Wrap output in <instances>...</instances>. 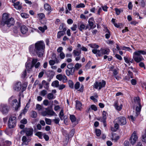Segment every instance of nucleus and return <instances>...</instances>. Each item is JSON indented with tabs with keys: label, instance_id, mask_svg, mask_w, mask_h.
I'll list each match as a JSON object with an SVG mask.
<instances>
[{
	"label": "nucleus",
	"instance_id": "1",
	"mask_svg": "<svg viewBox=\"0 0 146 146\" xmlns=\"http://www.w3.org/2000/svg\"><path fill=\"white\" fill-rule=\"evenodd\" d=\"M29 50L31 54L37 55L38 57H42L44 53L45 45L43 41H37L29 47Z\"/></svg>",
	"mask_w": 146,
	"mask_h": 146
},
{
	"label": "nucleus",
	"instance_id": "2",
	"mask_svg": "<svg viewBox=\"0 0 146 146\" xmlns=\"http://www.w3.org/2000/svg\"><path fill=\"white\" fill-rule=\"evenodd\" d=\"M14 23V19L12 17H11L8 19L5 20L4 21H2L1 23H0V27L3 29L4 28L5 25H6L9 28L12 26L13 25Z\"/></svg>",
	"mask_w": 146,
	"mask_h": 146
},
{
	"label": "nucleus",
	"instance_id": "3",
	"mask_svg": "<svg viewBox=\"0 0 146 146\" xmlns=\"http://www.w3.org/2000/svg\"><path fill=\"white\" fill-rule=\"evenodd\" d=\"M27 86H22L21 82H18L15 84L13 89L15 91L19 92L21 90V92L19 93V96H20L21 93H22L26 89Z\"/></svg>",
	"mask_w": 146,
	"mask_h": 146
},
{
	"label": "nucleus",
	"instance_id": "4",
	"mask_svg": "<svg viewBox=\"0 0 146 146\" xmlns=\"http://www.w3.org/2000/svg\"><path fill=\"white\" fill-rule=\"evenodd\" d=\"M92 51L94 54H96V56H100L104 54H108L109 50V49H105L102 48H101L100 50L95 49H93Z\"/></svg>",
	"mask_w": 146,
	"mask_h": 146
},
{
	"label": "nucleus",
	"instance_id": "5",
	"mask_svg": "<svg viewBox=\"0 0 146 146\" xmlns=\"http://www.w3.org/2000/svg\"><path fill=\"white\" fill-rule=\"evenodd\" d=\"M17 118L15 116H11L8 121V126L9 128H13L16 125Z\"/></svg>",
	"mask_w": 146,
	"mask_h": 146
},
{
	"label": "nucleus",
	"instance_id": "6",
	"mask_svg": "<svg viewBox=\"0 0 146 146\" xmlns=\"http://www.w3.org/2000/svg\"><path fill=\"white\" fill-rule=\"evenodd\" d=\"M41 114L43 116L47 115H49L50 116L53 115L55 116H57L56 114L52 110H50L48 108H46L45 110L42 111L41 112Z\"/></svg>",
	"mask_w": 146,
	"mask_h": 146
},
{
	"label": "nucleus",
	"instance_id": "7",
	"mask_svg": "<svg viewBox=\"0 0 146 146\" xmlns=\"http://www.w3.org/2000/svg\"><path fill=\"white\" fill-rule=\"evenodd\" d=\"M106 84V82L104 80H102V82L96 81L94 83V87L96 89H98L99 87V90H100L105 87Z\"/></svg>",
	"mask_w": 146,
	"mask_h": 146
},
{
	"label": "nucleus",
	"instance_id": "8",
	"mask_svg": "<svg viewBox=\"0 0 146 146\" xmlns=\"http://www.w3.org/2000/svg\"><path fill=\"white\" fill-rule=\"evenodd\" d=\"M9 108L6 104H1L0 106V111L4 114L8 113L9 111Z\"/></svg>",
	"mask_w": 146,
	"mask_h": 146
},
{
	"label": "nucleus",
	"instance_id": "9",
	"mask_svg": "<svg viewBox=\"0 0 146 146\" xmlns=\"http://www.w3.org/2000/svg\"><path fill=\"white\" fill-rule=\"evenodd\" d=\"M115 120L117 121L116 122L121 125H125L127 123L125 118L123 116L119 117L117 118Z\"/></svg>",
	"mask_w": 146,
	"mask_h": 146
},
{
	"label": "nucleus",
	"instance_id": "10",
	"mask_svg": "<svg viewBox=\"0 0 146 146\" xmlns=\"http://www.w3.org/2000/svg\"><path fill=\"white\" fill-rule=\"evenodd\" d=\"M137 135L136 132L134 131L132 134L129 140L130 142L133 145H134L137 140Z\"/></svg>",
	"mask_w": 146,
	"mask_h": 146
},
{
	"label": "nucleus",
	"instance_id": "11",
	"mask_svg": "<svg viewBox=\"0 0 146 146\" xmlns=\"http://www.w3.org/2000/svg\"><path fill=\"white\" fill-rule=\"evenodd\" d=\"M133 58L137 62H140L144 60L143 58L141 55L137 54L135 52L133 54Z\"/></svg>",
	"mask_w": 146,
	"mask_h": 146
},
{
	"label": "nucleus",
	"instance_id": "12",
	"mask_svg": "<svg viewBox=\"0 0 146 146\" xmlns=\"http://www.w3.org/2000/svg\"><path fill=\"white\" fill-rule=\"evenodd\" d=\"M38 59L33 58L31 62L32 67H35L36 68H38L40 65V63L39 62H37Z\"/></svg>",
	"mask_w": 146,
	"mask_h": 146
},
{
	"label": "nucleus",
	"instance_id": "13",
	"mask_svg": "<svg viewBox=\"0 0 146 146\" xmlns=\"http://www.w3.org/2000/svg\"><path fill=\"white\" fill-rule=\"evenodd\" d=\"M94 21L93 17H91L88 20V23L90 27V29H94L96 27V25L94 24Z\"/></svg>",
	"mask_w": 146,
	"mask_h": 146
},
{
	"label": "nucleus",
	"instance_id": "14",
	"mask_svg": "<svg viewBox=\"0 0 146 146\" xmlns=\"http://www.w3.org/2000/svg\"><path fill=\"white\" fill-rule=\"evenodd\" d=\"M66 69L65 72L66 75L68 76H69L70 75H73L74 74L75 70L74 68H72L71 69Z\"/></svg>",
	"mask_w": 146,
	"mask_h": 146
},
{
	"label": "nucleus",
	"instance_id": "15",
	"mask_svg": "<svg viewBox=\"0 0 146 146\" xmlns=\"http://www.w3.org/2000/svg\"><path fill=\"white\" fill-rule=\"evenodd\" d=\"M33 128L27 129L25 131L26 135L27 136H32L33 135Z\"/></svg>",
	"mask_w": 146,
	"mask_h": 146
},
{
	"label": "nucleus",
	"instance_id": "16",
	"mask_svg": "<svg viewBox=\"0 0 146 146\" xmlns=\"http://www.w3.org/2000/svg\"><path fill=\"white\" fill-rule=\"evenodd\" d=\"M20 30L21 33L23 34H26L28 31L27 28L25 25L21 26Z\"/></svg>",
	"mask_w": 146,
	"mask_h": 146
},
{
	"label": "nucleus",
	"instance_id": "17",
	"mask_svg": "<svg viewBox=\"0 0 146 146\" xmlns=\"http://www.w3.org/2000/svg\"><path fill=\"white\" fill-rule=\"evenodd\" d=\"M30 140V139H27L26 136H23L22 138V144L27 145L28 144V142Z\"/></svg>",
	"mask_w": 146,
	"mask_h": 146
},
{
	"label": "nucleus",
	"instance_id": "18",
	"mask_svg": "<svg viewBox=\"0 0 146 146\" xmlns=\"http://www.w3.org/2000/svg\"><path fill=\"white\" fill-rule=\"evenodd\" d=\"M118 102L117 101H116L114 104V106L117 110L120 111L122 109V107L123 106L122 104H121L120 106H118Z\"/></svg>",
	"mask_w": 146,
	"mask_h": 146
},
{
	"label": "nucleus",
	"instance_id": "19",
	"mask_svg": "<svg viewBox=\"0 0 146 146\" xmlns=\"http://www.w3.org/2000/svg\"><path fill=\"white\" fill-rule=\"evenodd\" d=\"M104 31L106 33V34L105 35L106 38L107 39L109 38L110 37L111 35L110 31L106 27H105V29L104 30Z\"/></svg>",
	"mask_w": 146,
	"mask_h": 146
},
{
	"label": "nucleus",
	"instance_id": "20",
	"mask_svg": "<svg viewBox=\"0 0 146 146\" xmlns=\"http://www.w3.org/2000/svg\"><path fill=\"white\" fill-rule=\"evenodd\" d=\"M82 104L79 101L77 100L76 101V107L77 110H81L82 109Z\"/></svg>",
	"mask_w": 146,
	"mask_h": 146
},
{
	"label": "nucleus",
	"instance_id": "21",
	"mask_svg": "<svg viewBox=\"0 0 146 146\" xmlns=\"http://www.w3.org/2000/svg\"><path fill=\"white\" fill-rule=\"evenodd\" d=\"M44 9L48 11V13H50L51 11V7L48 4L45 3L44 5Z\"/></svg>",
	"mask_w": 146,
	"mask_h": 146
},
{
	"label": "nucleus",
	"instance_id": "22",
	"mask_svg": "<svg viewBox=\"0 0 146 146\" xmlns=\"http://www.w3.org/2000/svg\"><path fill=\"white\" fill-rule=\"evenodd\" d=\"M138 104V106H137L136 108V113L138 115L139 114V113L141 110V106L140 102V101L138 100L137 101Z\"/></svg>",
	"mask_w": 146,
	"mask_h": 146
},
{
	"label": "nucleus",
	"instance_id": "23",
	"mask_svg": "<svg viewBox=\"0 0 146 146\" xmlns=\"http://www.w3.org/2000/svg\"><path fill=\"white\" fill-rule=\"evenodd\" d=\"M32 65L30 63H26L25 64V66L26 68L29 72L34 67H32Z\"/></svg>",
	"mask_w": 146,
	"mask_h": 146
},
{
	"label": "nucleus",
	"instance_id": "24",
	"mask_svg": "<svg viewBox=\"0 0 146 146\" xmlns=\"http://www.w3.org/2000/svg\"><path fill=\"white\" fill-rule=\"evenodd\" d=\"M78 27L79 29L81 31H83V30L85 29V26L83 23H78Z\"/></svg>",
	"mask_w": 146,
	"mask_h": 146
},
{
	"label": "nucleus",
	"instance_id": "25",
	"mask_svg": "<svg viewBox=\"0 0 146 146\" xmlns=\"http://www.w3.org/2000/svg\"><path fill=\"white\" fill-rule=\"evenodd\" d=\"M107 113L105 111H103L102 113V118H100L98 119V120H103V121L105 122V120L106 119L107 117H106V114Z\"/></svg>",
	"mask_w": 146,
	"mask_h": 146
},
{
	"label": "nucleus",
	"instance_id": "26",
	"mask_svg": "<svg viewBox=\"0 0 146 146\" xmlns=\"http://www.w3.org/2000/svg\"><path fill=\"white\" fill-rule=\"evenodd\" d=\"M20 2L19 1L14 3L13 5L14 7L17 9H21L22 7L19 5Z\"/></svg>",
	"mask_w": 146,
	"mask_h": 146
},
{
	"label": "nucleus",
	"instance_id": "27",
	"mask_svg": "<svg viewBox=\"0 0 146 146\" xmlns=\"http://www.w3.org/2000/svg\"><path fill=\"white\" fill-rule=\"evenodd\" d=\"M77 50L78 49L76 50H74L73 51V53L74 56H79L81 53V50Z\"/></svg>",
	"mask_w": 146,
	"mask_h": 146
},
{
	"label": "nucleus",
	"instance_id": "28",
	"mask_svg": "<svg viewBox=\"0 0 146 146\" xmlns=\"http://www.w3.org/2000/svg\"><path fill=\"white\" fill-rule=\"evenodd\" d=\"M65 34V32L64 31H59L57 34V37L58 38H60L61 36L64 35Z\"/></svg>",
	"mask_w": 146,
	"mask_h": 146
},
{
	"label": "nucleus",
	"instance_id": "29",
	"mask_svg": "<svg viewBox=\"0 0 146 146\" xmlns=\"http://www.w3.org/2000/svg\"><path fill=\"white\" fill-rule=\"evenodd\" d=\"M38 29L42 33H43L44 32L45 30L47 29V27L46 25H44L43 27H38Z\"/></svg>",
	"mask_w": 146,
	"mask_h": 146
},
{
	"label": "nucleus",
	"instance_id": "30",
	"mask_svg": "<svg viewBox=\"0 0 146 146\" xmlns=\"http://www.w3.org/2000/svg\"><path fill=\"white\" fill-rule=\"evenodd\" d=\"M59 85V82L57 80L53 81L52 84V86L55 87H58Z\"/></svg>",
	"mask_w": 146,
	"mask_h": 146
},
{
	"label": "nucleus",
	"instance_id": "31",
	"mask_svg": "<svg viewBox=\"0 0 146 146\" xmlns=\"http://www.w3.org/2000/svg\"><path fill=\"white\" fill-rule=\"evenodd\" d=\"M47 98L49 100H51L55 98L53 94L52 93H48L47 95Z\"/></svg>",
	"mask_w": 146,
	"mask_h": 146
},
{
	"label": "nucleus",
	"instance_id": "32",
	"mask_svg": "<svg viewBox=\"0 0 146 146\" xmlns=\"http://www.w3.org/2000/svg\"><path fill=\"white\" fill-rule=\"evenodd\" d=\"M135 53L137 55H140L143 54V55H145L146 54V52L142 50H138L135 52Z\"/></svg>",
	"mask_w": 146,
	"mask_h": 146
},
{
	"label": "nucleus",
	"instance_id": "33",
	"mask_svg": "<svg viewBox=\"0 0 146 146\" xmlns=\"http://www.w3.org/2000/svg\"><path fill=\"white\" fill-rule=\"evenodd\" d=\"M70 118L72 122L73 123L75 122L76 119L75 116L74 115H70Z\"/></svg>",
	"mask_w": 146,
	"mask_h": 146
},
{
	"label": "nucleus",
	"instance_id": "34",
	"mask_svg": "<svg viewBox=\"0 0 146 146\" xmlns=\"http://www.w3.org/2000/svg\"><path fill=\"white\" fill-rule=\"evenodd\" d=\"M35 135L37 136L40 139H42L43 135L42 132H38L35 133Z\"/></svg>",
	"mask_w": 146,
	"mask_h": 146
},
{
	"label": "nucleus",
	"instance_id": "35",
	"mask_svg": "<svg viewBox=\"0 0 146 146\" xmlns=\"http://www.w3.org/2000/svg\"><path fill=\"white\" fill-rule=\"evenodd\" d=\"M42 84L43 85H45L46 87L44 86V88L46 89H48L49 85L48 83L46 81L43 80L42 82Z\"/></svg>",
	"mask_w": 146,
	"mask_h": 146
},
{
	"label": "nucleus",
	"instance_id": "36",
	"mask_svg": "<svg viewBox=\"0 0 146 146\" xmlns=\"http://www.w3.org/2000/svg\"><path fill=\"white\" fill-rule=\"evenodd\" d=\"M8 17V14L6 13H4L3 14V21H4L5 20H6L7 19H9Z\"/></svg>",
	"mask_w": 146,
	"mask_h": 146
},
{
	"label": "nucleus",
	"instance_id": "37",
	"mask_svg": "<svg viewBox=\"0 0 146 146\" xmlns=\"http://www.w3.org/2000/svg\"><path fill=\"white\" fill-rule=\"evenodd\" d=\"M82 66V65L79 63H76L74 66V70H78Z\"/></svg>",
	"mask_w": 146,
	"mask_h": 146
},
{
	"label": "nucleus",
	"instance_id": "38",
	"mask_svg": "<svg viewBox=\"0 0 146 146\" xmlns=\"http://www.w3.org/2000/svg\"><path fill=\"white\" fill-rule=\"evenodd\" d=\"M64 115V114L63 113V111L62 110H61L59 113V117H60V119L61 120H62L63 119V116Z\"/></svg>",
	"mask_w": 146,
	"mask_h": 146
},
{
	"label": "nucleus",
	"instance_id": "39",
	"mask_svg": "<svg viewBox=\"0 0 146 146\" xmlns=\"http://www.w3.org/2000/svg\"><path fill=\"white\" fill-rule=\"evenodd\" d=\"M47 92L45 90L41 91L40 93V95L42 96H44L47 94Z\"/></svg>",
	"mask_w": 146,
	"mask_h": 146
},
{
	"label": "nucleus",
	"instance_id": "40",
	"mask_svg": "<svg viewBox=\"0 0 146 146\" xmlns=\"http://www.w3.org/2000/svg\"><path fill=\"white\" fill-rule=\"evenodd\" d=\"M39 20H41L45 17V15L43 13H40L38 14Z\"/></svg>",
	"mask_w": 146,
	"mask_h": 146
},
{
	"label": "nucleus",
	"instance_id": "41",
	"mask_svg": "<svg viewBox=\"0 0 146 146\" xmlns=\"http://www.w3.org/2000/svg\"><path fill=\"white\" fill-rule=\"evenodd\" d=\"M68 84L70 88L72 89L74 88V83L71 80H69L68 81Z\"/></svg>",
	"mask_w": 146,
	"mask_h": 146
},
{
	"label": "nucleus",
	"instance_id": "42",
	"mask_svg": "<svg viewBox=\"0 0 146 146\" xmlns=\"http://www.w3.org/2000/svg\"><path fill=\"white\" fill-rule=\"evenodd\" d=\"M63 76V75L61 74H59L56 76V78L59 80L62 81Z\"/></svg>",
	"mask_w": 146,
	"mask_h": 146
},
{
	"label": "nucleus",
	"instance_id": "43",
	"mask_svg": "<svg viewBox=\"0 0 146 146\" xmlns=\"http://www.w3.org/2000/svg\"><path fill=\"white\" fill-rule=\"evenodd\" d=\"M45 120L46 124L48 125H50L51 124V119L45 118Z\"/></svg>",
	"mask_w": 146,
	"mask_h": 146
},
{
	"label": "nucleus",
	"instance_id": "44",
	"mask_svg": "<svg viewBox=\"0 0 146 146\" xmlns=\"http://www.w3.org/2000/svg\"><path fill=\"white\" fill-rule=\"evenodd\" d=\"M52 56L53 58V59L54 58V60H56V63H58L59 61V60L56 57V55L55 53H53L52 55Z\"/></svg>",
	"mask_w": 146,
	"mask_h": 146
},
{
	"label": "nucleus",
	"instance_id": "45",
	"mask_svg": "<svg viewBox=\"0 0 146 146\" xmlns=\"http://www.w3.org/2000/svg\"><path fill=\"white\" fill-rule=\"evenodd\" d=\"M121 49L123 50H127L132 52L131 49L129 47H126L125 46H123L122 47H121Z\"/></svg>",
	"mask_w": 146,
	"mask_h": 146
},
{
	"label": "nucleus",
	"instance_id": "46",
	"mask_svg": "<svg viewBox=\"0 0 146 146\" xmlns=\"http://www.w3.org/2000/svg\"><path fill=\"white\" fill-rule=\"evenodd\" d=\"M62 81L63 83H66L67 82V77L65 75H63V76L62 77Z\"/></svg>",
	"mask_w": 146,
	"mask_h": 146
},
{
	"label": "nucleus",
	"instance_id": "47",
	"mask_svg": "<svg viewBox=\"0 0 146 146\" xmlns=\"http://www.w3.org/2000/svg\"><path fill=\"white\" fill-rule=\"evenodd\" d=\"M49 63L50 65L52 66L56 63V60H50L49 61Z\"/></svg>",
	"mask_w": 146,
	"mask_h": 146
},
{
	"label": "nucleus",
	"instance_id": "48",
	"mask_svg": "<svg viewBox=\"0 0 146 146\" xmlns=\"http://www.w3.org/2000/svg\"><path fill=\"white\" fill-rule=\"evenodd\" d=\"M85 7V5L84 3H81L77 5L76 6V8H84Z\"/></svg>",
	"mask_w": 146,
	"mask_h": 146
},
{
	"label": "nucleus",
	"instance_id": "49",
	"mask_svg": "<svg viewBox=\"0 0 146 146\" xmlns=\"http://www.w3.org/2000/svg\"><path fill=\"white\" fill-rule=\"evenodd\" d=\"M142 141L145 142H146V130H145V133L142 136Z\"/></svg>",
	"mask_w": 146,
	"mask_h": 146
},
{
	"label": "nucleus",
	"instance_id": "50",
	"mask_svg": "<svg viewBox=\"0 0 146 146\" xmlns=\"http://www.w3.org/2000/svg\"><path fill=\"white\" fill-rule=\"evenodd\" d=\"M80 86V83L79 82H77L75 84L74 86L76 90L78 89Z\"/></svg>",
	"mask_w": 146,
	"mask_h": 146
},
{
	"label": "nucleus",
	"instance_id": "51",
	"mask_svg": "<svg viewBox=\"0 0 146 146\" xmlns=\"http://www.w3.org/2000/svg\"><path fill=\"white\" fill-rule=\"evenodd\" d=\"M37 116V113L35 111H33L32 113L31 117L33 118H35Z\"/></svg>",
	"mask_w": 146,
	"mask_h": 146
},
{
	"label": "nucleus",
	"instance_id": "52",
	"mask_svg": "<svg viewBox=\"0 0 146 146\" xmlns=\"http://www.w3.org/2000/svg\"><path fill=\"white\" fill-rule=\"evenodd\" d=\"M96 135L98 136H99L101 134V131L100 129H96L95 130Z\"/></svg>",
	"mask_w": 146,
	"mask_h": 146
},
{
	"label": "nucleus",
	"instance_id": "53",
	"mask_svg": "<svg viewBox=\"0 0 146 146\" xmlns=\"http://www.w3.org/2000/svg\"><path fill=\"white\" fill-rule=\"evenodd\" d=\"M115 11L116 14L117 15H119L121 13V10L120 9H119L115 8Z\"/></svg>",
	"mask_w": 146,
	"mask_h": 146
},
{
	"label": "nucleus",
	"instance_id": "54",
	"mask_svg": "<svg viewBox=\"0 0 146 146\" xmlns=\"http://www.w3.org/2000/svg\"><path fill=\"white\" fill-rule=\"evenodd\" d=\"M45 71V70H43L42 71L40 72L39 73L38 75V77L39 78H41L42 77Z\"/></svg>",
	"mask_w": 146,
	"mask_h": 146
},
{
	"label": "nucleus",
	"instance_id": "55",
	"mask_svg": "<svg viewBox=\"0 0 146 146\" xmlns=\"http://www.w3.org/2000/svg\"><path fill=\"white\" fill-rule=\"evenodd\" d=\"M13 32L14 33L17 34L18 33V28L17 27L15 26L13 28Z\"/></svg>",
	"mask_w": 146,
	"mask_h": 146
},
{
	"label": "nucleus",
	"instance_id": "56",
	"mask_svg": "<svg viewBox=\"0 0 146 146\" xmlns=\"http://www.w3.org/2000/svg\"><path fill=\"white\" fill-rule=\"evenodd\" d=\"M29 108V106H26L24 109L22 111V113H23V114H25L27 112V111L28 110V108Z\"/></svg>",
	"mask_w": 146,
	"mask_h": 146
},
{
	"label": "nucleus",
	"instance_id": "57",
	"mask_svg": "<svg viewBox=\"0 0 146 146\" xmlns=\"http://www.w3.org/2000/svg\"><path fill=\"white\" fill-rule=\"evenodd\" d=\"M91 108L92 110L94 111H96L97 110V108L96 106L94 105H92L91 106Z\"/></svg>",
	"mask_w": 146,
	"mask_h": 146
},
{
	"label": "nucleus",
	"instance_id": "58",
	"mask_svg": "<svg viewBox=\"0 0 146 146\" xmlns=\"http://www.w3.org/2000/svg\"><path fill=\"white\" fill-rule=\"evenodd\" d=\"M73 65L72 63L68 64L67 66V68L69 69L74 68L73 67Z\"/></svg>",
	"mask_w": 146,
	"mask_h": 146
},
{
	"label": "nucleus",
	"instance_id": "59",
	"mask_svg": "<svg viewBox=\"0 0 146 146\" xmlns=\"http://www.w3.org/2000/svg\"><path fill=\"white\" fill-rule=\"evenodd\" d=\"M66 87L65 85L62 84L60 85H59V86L58 87V89L60 90H61L63 89L64 88Z\"/></svg>",
	"mask_w": 146,
	"mask_h": 146
},
{
	"label": "nucleus",
	"instance_id": "60",
	"mask_svg": "<svg viewBox=\"0 0 146 146\" xmlns=\"http://www.w3.org/2000/svg\"><path fill=\"white\" fill-rule=\"evenodd\" d=\"M42 107L39 104H37L36 105V109L38 110V111H40V110H42Z\"/></svg>",
	"mask_w": 146,
	"mask_h": 146
},
{
	"label": "nucleus",
	"instance_id": "61",
	"mask_svg": "<svg viewBox=\"0 0 146 146\" xmlns=\"http://www.w3.org/2000/svg\"><path fill=\"white\" fill-rule=\"evenodd\" d=\"M52 120L56 124H58L60 121V119L58 118H57L55 119H53Z\"/></svg>",
	"mask_w": 146,
	"mask_h": 146
},
{
	"label": "nucleus",
	"instance_id": "62",
	"mask_svg": "<svg viewBox=\"0 0 146 146\" xmlns=\"http://www.w3.org/2000/svg\"><path fill=\"white\" fill-rule=\"evenodd\" d=\"M139 66L141 68H143L144 69H145L146 68L144 63L143 62H140L139 64Z\"/></svg>",
	"mask_w": 146,
	"mask_h": 146
},
{
	"label": "nucleus",
	"instance_id": "63",
	"mask_svg": "<svg viewBox=\"0 0 146 146\" xmlns=\"http://www.w3.org/2000/svg\"><path fill=\"white\" fill-rule=\"evenodd\" d=\"M20 122L22 124H25L27 123V121L26 119H23Z\"/></svg>",
	"mask_w": 146,
	"mask_h": 146
},
{
	"label": "nucleus",
	"instance_id": "64",
	"mask_svg": "<svg viewBox=\"0 0 146 146\" xmlns=\"http://www.w3.org/2000/svg\"><path fill=\"white\" fill-rule=\"evenodd\" d=\"M60 58L61 59H63L65 56V54L63 52H62L60 53L59 55Z\"/></svg>",
	"mask_w": 146,
	"mask_h": 146
}]
</instances>
